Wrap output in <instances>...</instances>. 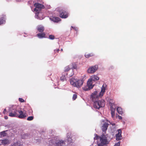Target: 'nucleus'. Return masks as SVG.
I'll return each mask as SVG.
<instances>
[{"label":"nucleus","instance_id":"31","mask_svg":"<svg viewBox=\"0 0 146 146\" xmlns=\"http://www.w3.org/2000/svg\"><path fill=\"white\" fill-rule=\"evenodd\" d=\"M19 142H18L16 143H14L13 144V145L14 146H19L20 145H19Z\"/></svg>","mask_w":146,"mask_h":146},{"label":"nucleus","instance_id":"30","mask_svg":"<svg viewBox=\"0 0 146 146\" xmlns=\"http://www.w3.org/2000/svg\"><path fill=\"white\" fill-rule=\"evenodd\" d=\"M15 109H13V108H9V112H11H11H12L13 113H14V110H15Z\"/></svg>","mask_w":146,"mask_h":146},{"label":"nucleus","instance_id":"10","mask_svg":"<svg viewBox=\"0 0 146 146\" xmlns=\"http://www.w3.org/2000/svg\"><path fill=\"white\" fill-rule=\"evenodd\" d=\"M114 104V103H111V105H110V106H111L110 110H111V117L113 118L114 117L115 115V108H113V106Z\"/></svg>","mask_w":146,"mask_h":146},{"label":"nucleus","instance_id":"29","mask_svg":"<svg viewBox=\"0 0 146 146\" xmlns=\"http://www.w3.org/2000/svg\"><path fill=\"white\" fill-rule=\"evenodd\" d=\"M19 100L21 102H24V100L22 98H19Z\"/></svg>","mask_w":146,"mask_h":146},{"label":"nucleus","instance_id":"39","mask_svg":"<svg viewBox=\"0 0 146 146\" xmlns=\"http://www.w3.org/2000/svg\"><path fill=\"white\" fill-rule=\"evenodd\" d=\"M98 146H104L102 145H98Z\"/></svg>","mask_w":146,"mask_h":146},{"label":"nucleus","instance_id":"4","mask_svg":"<svg viewBox=\"0 0 146 146\" xmlns=\"http://www.w3.org/2000/svg\"><path fill=\"white\" fill-rule=\"evenodd\" d=\"M92 81L89 78L87 82V86L88 88H87L86 87H84L83 88V89L85 91H87L90 89H92L94 86V85H92Z\"/></svg>","mask_w":146,"mask_h":146},{"label":"nucleus","instance_id":"16","mask_svg":"<svg viewBox=\"0 0 146 146\" xmlns=\"http://www.w3.org/2000/svg\"><path fill=\"white\" fill-rule=\"evenodd\" d=\"M5 15H2L0 18V25L4 23L5 22Z\"/></svg>","mask_w":146,"mask_h":146},{"label":"nucleus","instance_id":"13","mask_svg":"<svg viewBox=\"0 0 146 146\" xmlns=\"http://www.w3.org/2000/svg\"><path fill=\"white\" fill-rule=\"evenodd\" d=\"M109 124L108 123H105L102 126V130L103 132H106L108 126Z\"/></svg>","mask_w":146,"mask_h":146},{"label":"nucleus","instance_id":"36","mask_svg":"<svg viewBox=\"0 0 146 146\" xmlns=\"http://www.w3.org/2000/svg\"><path fill=\"white\" fill-rule=\"evenodd\" d=\"M118 118L119 119H122V117L121 116H118Z\"/></svg>","mask_w":146,"mask_h":146},{"label":"nucleus","instance_id":"3","mask_svg":"<svg viewBox=\"0 0 146 146\" xmlns=\"http://www.w3.org/2000/svg\"><path fill=\"white\" fill-rule=\"evenodd\" d=\"M34 6L35 7L34 11L38 14L39 13L41 9L44 8V7L43 5L38 3H35L34 4Z\"/></svg>","mask_w":146,"mask_h":146},{"label":"nucleus","instance_id":"11","mask_svg":"<svg viewBox=\"0 0 146 146\" xmlns=\"http://www.w3.org/2000/svg\"><path fill=\"white\" fill-rule=\"evenodd\" d=\"M121 129L118 130V133L116 135V139L117 140H119L121 139Z\"/></svg>","mask_w":146,"mask_h":146},{"label":"nucleus","instance_id":"34","mask_svg":"<svg viewBox=\"0 0 146 146\" xmlns=\"http://www.w3.org/2000/svg\"><path fill=\"white\" fill-rule=\"evenodd\" d=\"M60 50L59 49H56V50H54V52H58Z\"/></svg>","mask_w":146,"mask_h":146},{"label":"nucleus","instance_id":"37","mask_svg":"<svg viewBox=\"0 0 146 146\" xmlns=\"http://www.w3.org/2000/svg\"><path fill=\"white\" fill-rule=\"evenodd\" d=\"M5 119H7L8 118V117L7 116H6L4 117Z\"/></svg>","mask_w":146,"mask_h":146},{"label":"nucleus","instance_id":"17","mask_svg":"<svg viewBox=\"0 0 146 146\" xmlns=\"http://www.w3.org/2000/svg\"><path fill=\"white\" fill-rule=\"evenodd\" d=\"M45 34L44 33H39L37 35V36L39 38H42L45 37Z\"/></svg>","mask_w":146,"mask_h":146},{"label":"nucleus","instance_id":"2","mask_svg":"<svg viewBox=\"0 0 146 146\" xmlns=\"http://www.w3.org/2000/svg\"><path fill=\"white\" fill-rule=\"evenodd\" d=\"M84 82L83 80H78L74 78H71L70 80L71 85L78 88L80 87L82 85Z\"/></svg>","mask_w":146,"mask_h":146},{"label":"nucleus","instance_id":"24","mask_svg":"<svg viewBox=\"0 0 146 146\" xmlns=\"http://www.w3.org/2000/svg\"><path fill=\"white\" fill-rule=\"evenodd\" d=\"M34 117L33 116H31L29 117L27 119V120L28 121H31L33 119Z\"/></svg>","mask_w":146,"mask_h":146},{"label":"nucleus","instance_id":"40","mask_svg":"<svg viewBox=\"0 0 146 146\" xmlns=\"http://www.w3.org/2000/svg\"><path fill=\"white\" fill-rule=\"evenodd\" d=\"M61 51H63V49L62 48L60 50Z\"/></svg>","mask_w":146,"mask_h":146},{"label":"nucleus","instance_id":"20","mask_svg":"<svg viewBox=\"0 0 146 146\" xmlns=\"http://www.w3.org/2000/svg\"><path fill=\"white\" fill-rule=\"evenodd\" d=\"M117 110L118 113L119 114L122 115L123 113V112L122 111V109L120 107H118L117 109Z\"/></svg>","mask_w":146,"mask_h":146},{"label":"nucleus","instance_id":"7","mask_svg":"<svg viewBox=\"0 0 146 146\" xmlns=\"http://www.w3.org/2000/svg\"><path fill=\"white\" fill-rule=\"evenodd\" d=\"M18 113L19 114H18L17 117L19 118H23L26 117L27 115L25 113H24L22 111L17 110V113Z\"/></svg>","mask_w":146,"mask_h":146},{"label":"nucleus","instance_id":"35","mask_svg":"<svg viewBox=\"0 0 146 146\" xmlns=\"http://www.w3.org/2000/svg\"><path fill=\"white\" fill-rule=\"evenodd\" d=\"M6 109H4L3 111V113L4 114H5V113H6Z\"/></svg>","mask_w":146,"mask_h":146},{"label":"nucleus","instance_id":"8","mask_svg":"<svg viewBox=\"0 0 146 146\" xmlns=\"http://www.w3.org/2000/svg\"><path fill=\"white\" fill-rule=\"evenodd\" d=\"M100 141L103 144H105L107 142V139L105 137V135L102 134L101 137H100Z\"/></svg>","mask_w":146,"mask_h":146},{"label":"nucleus","instance_id":"15","mask_svg":"<svg viewBox=\"0 0 146 146\" xmlns=\"http://www.w3.org/2000/svg\"><path fill=\"white\" fill-rule=\"evenodd\" d=\"M50 19L54 22H58L61 20V19L59 17H53L50 18Z\"/></svg>","mask_w":146,"mask_h":146},{"label":"nucleus","instance_id":"25","mask_svg":"<svg viewBox=\"0 0 146 146\" xmlns=\"http://www.w3.org/2000/svg\"><path fill=\"white\" fill-rule=\"evenodd\" d=\"M72 69H75L77 68V66L76 64L75 63H73L72 64Z\"/></svg>","mask_w":146,"mask_h":146},{"label":"nucleus","instance_id":"6","mask_svg":"<svg viewBox=\"0 0 146 146\" xmlns=\"http://www.w3.org/2000/svg\"><path fill=\"white\" fill-rule=\"evenodd\" d=\"M98 68V66L95 65L89 68L87 70V72L89 73H94L97 70Z\"/></svg>","mask_w":146,"mask_h":146},{"label":"nucleus","instance_id":"32","mask_svg":"<svg viewBox=\"0 0 146 146\" xmlns=\"http://www.w3.org/2000/svg\"><path fill=\"white\" fill-rule=\"evenodd\" d=\"M120 145V143L119 142H118L116 143L115 145H114V146H119Z\"/></svg>","mask_w":146,"mask_h":146},{"label":"nucleus","instance_id":"5","mask_svg":"<svg viewBox=\"0 0 146 146\" xmlns=\"http://www.w3.org/2000/svg\"><path fill=\"white\" fill-rule=\"evenodd\" d=\"M59 12L60 17L62 18H66L68 16V13L66 11L62 10L59 11Z\"/></svg>","mask_w":146,"mask_h":146},{"label":"nucleus","instance_id":"23","mask_svg":"<svg viewBox=\"0 0 146 146\" xmlns=\"http://www.w3.org/2000/svg\"><path fill=\"white\" fill-rule=\"evenodd\" d=\"M70 70V68L69 66H66L64 68V71L65 72H67Z\"/></svg>","mask_w":146,"mask_h":146},{"label":"nucleus","instance_id":"38","mask_svg":"<svg viewBox=\"0 0 146 146\" xmlns=\"http://www.w3.org/2000/svg\"><path fill=\"white\" fill-rule=\"evenodd\" d=\"M71 28H72L73 29H75L76 30V28H75V27H72V26H71Z\"/></svg>","mask_w":146,"mask_h":146},{"label":"nucleus","instance_id":"33","mask_svg":"<svg viewBox=\"0 0 146 146\" xmlns=\"http://www.w3.org/2000/svg\"><path fill=\"white\" fill-rule=\"evenodd\" d=\"M99 137L98 136L97 134L96 135V136L95 137V139H99Z\"/></svg>","mask_w":146,"mask_h":146},{"label":"nucleus","instance_id":"12","mask_svg":"<svg viewBox=\"0 0 146 146\" xmlns=\"http://www.w3.org/2000/svg\"><path fill=\"white\" fill-rule=\"evenodd\" d=\"M10 113L9 116L11 117H17L18 113H17V110L16 109L14 110V113L12 112H9Z\"/></svg>","mask_w":146,"mask_h":146},{"label":"nucleus","instance_id":"22","mask_svg":"<svg viewBox=\"0 0 146 146\" xmlns=\"http://www.w3.org/2000/svg\"><path fill=\"white\" fill-rule=\"evenodd\" d=\"M3 131L1 132L0 135H1L3 137L6 136L7 134L6 133V131Z\"/></svg>","mask_w":146,"mask_h":146},{"label":"nucleus","instance_id":"28","mask_svg":"<svg viewBox=\"0 0 146 146\" xmlns=\"http://www.w3.org/2000/svg\"><path fill=\"white\" fill-rule=\"evenodd\" d=\"M77 98V95L75 94H74L73 95V97H72V99L73 100H76V99Z\"/></svg>","mask_w":146,"mask_h":146},{"label":"nucleus","instance_id":"21","mask_svg":"<svg viewBox=\"0 0 146 146\" xmlns=\"http://www.w3.org/2000/svg\"><path fill=\"white\" fill-rule=\"evenodd\" d=\"M94 56V54L92 53H86L85 55L86 58H88L92 56Z\"/></svg>","mask_w":146,"mask_h":146},{"label":"nucleus","instance_id":"19","mask_svg":"<svg viewBox=\"0 0 146 146\" xmlns=\"http://www.w3.org/2000/svg\"><path fill=\"white\" fill-rule=\"evenodd\" d=\"M0 142L3 145L8 144L9 143V141L8 139L0 140Z\"/></svg>","mask_w":146,"mask_h":146},{"label":"nucleus","instance_id":"1","mask_svg":"<svg viewBox=\"0 0 146 146\" xmlns=\"http://www.w3.org/2000/svg\"><path fill=\"white\" fill-rule=\"evenodd\" d=\"M106 88L104 87V85L101 89V91L98 94V92L96 91L91 94V96L92 100L94 102V107L97 109H99L101 108L104 106L105 104V102L103 100L97 101V99L99 97H102L103 95L106 90Z\"/></svg>","mask_w":146,"mask_h":146},{"label":"nucleus","instance_id":"18","mask_svg":"<svg viewBox=\"0 0 146 146\" xmlns=\"http://www.w3.org/2000/svg\"><path fill=\"white\" fill-rule=\"evenodd\" d=\"M44 27L41 26H38L37 27V29L39 32H42L44 30Z\"/></svg>","mask_w":146,"mask_h":146},{"label":"nucleus","instance_id":"9","mask_svg":"<svg viewBox=\"0 0 146 146\" xmlns=\"http://www.w3.org/2000/svg\"><path fill=\"white\" fill-rule=\"evenodd\" d=\"M57 146H65V143L64 141L62 140H58L56 142Z\"/></svg>","mask_w":146,"mask_h":146},{"label":"nucleus","instance_id":"27","mask_svg":"<svg viewBox=\"0 0 146 146\" xmlns=\"http://www.w3.org/2000/svg\"><path fill=\"white\" fill-rule=\"evenodd\" d=\"M49 38L51 40H53L54 39V36L53 35H50L49 36Z\"/></svg>","mask_w":146,"mask_h":146},{"label":"nucleus","instance_id":"26","mask_svg":"<svg viewBox=\"0 0 146 146\" xmlns=\"http://www.w3.org/2000/svg\"><path fill=\"white\" fill-rule=\"evenodd\" d=\"M66 79V77L65 76H62L60 78V80L62 81H64Z\"/></svg>","mask_w":146,"mask_h":146},{"label":"nucleus","instance_id":"14","mask_svg":"<svg viewBox=\"0 0 146 146\" xmlns=\"http://www.w3.org/2000/svg\"><path fill=\"white\" fill-rule=\"evenodd\" d=\"M92 81H96L99 80V78L96 75H94L92 76L90 78Z\"/></svg>","mask_w":146,"mask_h":146}]
</instances>
